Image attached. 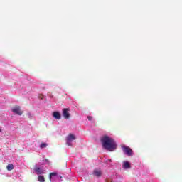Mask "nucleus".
Wrapping results in <instances>:
<instances>
[{"mask_svg": "<svg viewBox=\"0 0 182 182\" xmlns=\"http://www.w3.org/2000/svg\"><path fill=\"white\" fill-rule=\"evenodd\" d=\"M102 146L108 151H114L117 149V144L113 138L109 136H104L101 139Z\"/></svg>", "mask_w": 182, "mask_h": 182, "instance_id": "nucleus-1", "label": "nucleus"}, {"mask_svg": "<svg viewBox=\"0 0 182 182\" xmlns=\"http://www.w3.org/2000/svg\"><path fill=\"white\" fill-rule=\"evenodd\" d=\"M121 147L124 154H127V156H133V150L130 147L124 145H122Z\"/></svg>", "mask_w": 182, "mask_h": 182, "instance_id": "nucleus-2", "label": "nucleus"}, {"mask_svg": "<svg viewBox=\"0 0 182 182\" xmlns=\"http://www.w3.org/2000/svg\"><path fill=\"white\" fill-rule=\"evenodd\" d=\"M13 113H15V114H18V116H22L23 114V112L21 110V107L16 105L14 108H12Z\"/></svg>", "mask_w": 182, "mask_h": 182, "instance_id": "nucleus-3", "label": "nucleus"}, {"mask_svg": "<svg viewBox=\"0 0 182 182\" xmlns=\"http://www.w3.org/2000/svg\"><path fill=\"white\" fill-rule=\"evenodd\" d=\"M70 109L69 108H64L63 109V117H64V119H70Z\"/></svg>", "mask_w": 182, "mask_h": 182, "instance_id": "nucleus-4", "label": "nucleus"}, {"mask_svg": "<svg viewBox=\"0 0 182 182\" xmlns=\"http://www.w3.org/2000/svg\"><path fill=\"white\" fill-rule=\"evenodd\" d=\"M75 139H76V136H75V135L72 134H70L66 138L67 141H73V140H75Z\"/></svg>", "mask_w": 182, "mask_h": 182, "instance_id": "nucleus-5", "label": "nucleus"}, {"mask_svg": "<svg viewBox=\"0 0 182 182\" xmlns=\"http://www.w3.org/2000/svg\"><path fill=\"white\" fill-rule=\"evenodd\" d=\"M53 117L55 118V119H57L58 120H59L60 119V113L58 112H54L53 113Z\"/></svg>", "mask_w": 182, "mask_h": 182, "instance_id": "nucleus-6", "label": "nucleus"}, {"mask_svg": "<svg viewBox=\"0 0 182 182\" xmlns=\"http://www.w3.org/2000/svg\"><path fill=\"white\" fill-rule=\"evenodd\" d=\"M123 168L127 169L131 168L130 163L129 161H124L122 166Z\"/></svg>", "mask_w": 182, "mask_h": 182, "instance_id": "nucleus-7", "label": "nucleus"}, {"mask_svg": "<svg viewBox=\"0 0 182 182\" xmlns=\"http://www.w3.org/2000/svg\"><path fill=\"white\" fill-rule=\"evenodd\" d=\"M14 168H15V166L12 164H9L6 166V169L8 170V171H11V170H14Z\"/></svg>", "mask_w": 182, "mask_h": 182, "instance_id": "nucleus-8", "label": "nucleus"}, {"mask_svg": "<svg viewBox=\"0 0 182 182\" xmlns=\"http://www.w3.org/2000/svg\"><path fill=\"white\" fill-rule=\"evenodd\" d=\"M35 172L37 173V174H43V171L42 169H41V168L38 167V168H36L34 169Z\"/></svg>", "mask_w": 182, "mask_h": 182, "instance_id": "nucleus-9", "label": "nucleus"}, {"mask_svg": "<svg viewBox=\"0 0 182 182\" xmlns=\"http://www.w3.org/2000/svg\"><path fill=\"white\" fill-rule=\"evenodd\" d=\"M94 174L96 176V177H100V176H102V171L99 170H95Z\"/></svg>", "mask_w": 182, "mask_h": 182, "instance_id": "nucleus-10", "label": "nucleus"}, {"mask_svg": "<svg viewBox=\"0 0 182 182\" xmlns=\"http://www.w3.org/2000/svg\"><path fill=\"white\" fill-rule=\"evenodd\" d=\"M55 176H58V173H56V172L50 173V176H49L50 180H52V177Z\"/></svg>", "mask_w": 182, "mask_h": 182, "instance_id": "nucleus-11", "label": "nucleus"}, {"mask_svg": "<svg viewBox=\"0 0 182 182\" xmlns=\"http://www.w3.org/2000/svg\"><path fill=\"white\" fill-rule=\"evenodd\" d=\"M38 181L40 182H45V177L40 176L38 177Z\"/></svg>", "mask_w": 182, "mask_h": 182, "instance_id": "nucleus-12", "label": "nucleus"}, {"mask_svg": "<svg viewBox=\"0 0 182 182\" xmlns=\"http://www.w3.org/2000/svg\"><path fill=\"white\" fill-rule=\"evenodd\" d=\"M48 146V144L46 143H42L41 145H40V149H45L46 147Z\"/></svg>", "mask_w": 182, "mask_h": 182, "instance_id": "nucleus-13", "label": "nucleus"}, {"mask_svg": "<svg viewBox=\"0 0 182 182\" xmlns=\"http://www.w3.org/2000/svg\"><path fill=\"white\" fill-rule=\"evenodd\" d=\"M87 119H88V120L90 121V120H92V119H93V117L88 116V117H87Z\"/></svg>", "mask_w": 182, "mask_h": 182, "instance_id": "nucleus-14", "label": "nucleus"}, {"mask_svg": "<svg viewBox=\"0 0 182 182\" xmlns=\"http://www.w3.org/2000/svg\"><path fill=\"white\" fill-rule=\"evenodd\" d=\"M67 144L68 145V146H71L72 144H70V141H67Z\"/></svg>", "mask_w": 182, "mask_h": 182, "instance_id": "nucleus-15", "label": "nucleus"}, {"mask_svg": "<svg viewBox=\"0 0 182 182\" xmlns=\"http://www.w3.org/2000/svg\"><path fill=\"white\" fill-rule=\"evenodd\" d=\"M1 132H2V130L0 129V133H1Z\"/></svg>", "mask_w": 182, "mask_h": 182, "instance_id": "nucleus-16", "label": "nucleus"}]
</instances>
